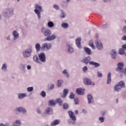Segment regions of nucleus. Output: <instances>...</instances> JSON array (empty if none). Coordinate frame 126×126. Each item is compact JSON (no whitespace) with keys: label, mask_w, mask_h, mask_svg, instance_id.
<instances>
[{"label":"nucleus","mask_w":126,"mask_h":126,"mask_svg":"<svg viewBox=\"0 0 126 126\" xmlns=\"http://www.w3.org/2000/svg\"><path fill=\"white\" fill-rule=\"evenodd\" d=\"M34 12L35 14H36L38 19H40L41 12H42L43 11V8L42 7V6L37 3H35L34 4Z\"/></svg>","instance_id":"nucleus-1"},{"label":"nucleus","mask_w":126,"mask_h":126,"mask_svg":"<svg viewBox=\"0 0 126 126\" xmlns=\"http://www.w3.org/2000/svg\"><path fill=\"white\" fill-rule=\"evenodd\" d=\"M13 15V8L8 7L6 8V11L3 13L4 17H11Z\"/></svg>","instance_id":"nucleus-2"},{"label":"nucleus","mask_w":126,"mask_h":126,"mask_svg":"<svg viewBox=\"0 0 126 126\" xmlns=\"http://www.w3.org/2000/svg\"><path fill=\"white\" fill-rule=\"evenodd\" d=\"M68 115L71 121L70 122L71 125H75L76 124V117L74 115L73 112L70 111H68Z\"/></svg>","instance_id":"nucleus-3"},{"label":"nucleus","mask_w":126,"mask_h":126,"mask_svg":"<svg viewBox=\"0 0 126 126\" xmlns=\"http://www.w3.org/2000/svg\"><path fill=\"white\" fill-rule=\"evenodd\" d=\"M32 47H30L29 48L26 49L23 52V56L24 58H29L31 54H32Z\"/></svg>","instance_id":"nucleus-4"},{"label":"nucleus","mask_w":126,"mask_h":126,"mask_svg":"<svg viewBox=\"0 0 126 126\" xmlns=\"http://www.w3.org/2000/svg\"><path fill=\"white\" fill-rule=\"evenodd\" d=\"M41 32L45 37H49L52 34V32L50 30L44 27L41 29Z\"/></svg>","instance_id":"nucleus-5"},{"label":"nucleus","mask_w":126,"mask_h":126,"mask_svg":"<svg viewBox=\"0 0 126 126\" xmlns=\"http://www.w3.org/2000/svg\"><path fill=\"white\" fill-rule=\"evenodd\" d=\"M52 48V44L51 43H43L41 46V50L42 51H48Z\"/></svg>","instance_id":"nucleus-6"},{"label":"nucleus","mask_w":126,"mask_h":126,"mask_svg":"<svg viewBox=\"0 0 126 126\" xmlns=\"http://www.w3.org/2000/svg\"><path fill=\"white\" fill-rule=\"evenodd\" d=\"M83 82L84 84H85V85H92L93 86H94V85H95V83L92 82L91 79L88 78H85L83 79Z\"/></svg>","instance_id":"nucleus-7"},{"label":"nucleus","mask_w":126,"mask_h":126,"mask_svg":"<svg viewBox=\"0 0 126 126\" xmlns=\"http://www.w3.org/2000/svg\"><path fill=\"white\" fill-rule=\"evenodd\" d=\"M124 63H118L117 64V67L116 68V70L117 72H124Z\"/></svg>","instance_id":"nucleus-8"},{"label":"nucleus","mask_w":126,"mask_h":126,"mask_svg":"<svg viewBox=\"0 0 126 126\" xmlns=\"http://www.w3.org/2000/svg\"><path fill=\"white\" fill-rule=\"evenodd\" d=\"M66 47L68 49V52L69 53V54H72V53H74V50L73 49V48H72V43L70 42L67 43Z\"/></svg>","instance_id":"nucleus-9"},{"label":"nucleus","mask_w":126,"mask_h":126,"mask_svg":"<svg viewBox=\"0 0 126 126\" xmlns=\"http://www.w3.org/2000/svg\"><path fill=\"white\" fill-rule=\"evenodd\" d=\"M38 58L39 59V61L41 62V63H45L46 62V55L44 53H41L38 55Z\"/></svg>","instance_id":"nucleus-10"},{"label":"nucleus","mask_w":126,"mask_h":126,"mask_svg":"<svg viewBox=\"0 0 126 126\" xmlns=\"http://www.w3.org/2000/svg\"><path fill=\"white\" fill-rule=\"evenodd\" d=\"M91 60V58L89 56L88 57H86L83 59V61L84 62V63H98L94 62L93 61H90Z\"/></svg>","instance_id":"nucleus-11"},{"label":"nucleus","mask_w":126,"mask_h":126,"mask_svg":"<svg viewBox=\"0 0 126 126\" xmlns=\"http://www.w3.org/2000/svg\"><path fill=\"white\" fill-rule=\"evenodd\" d=\"M75 43L77 47L79 49H81L82 47H81V38L78 37L75 40Z\"/></svg>","instance_id":"nucleus-12"},{"label":"nucleus","mask_w":126,"mask_h":126,"mask_svg":"<svg viewBox=\"0 0 126 126\" xmlns=\"http://www.w3.org/2000/svg\"><path fill=\"white\" fill-rule=\"evenodd\" d=\"M95 45L97 50H103V44L100 40H97L95 42Z\"/></svg>","instance_id":"nucleus-13"},{"label":"nucleus","mask_w":126,"mask_h":126,"mask_svg":"<svg viewBox=\"0 0 126 126\" xmlns=\"http://www.w3.org/2000/svg\"><path fill=\"white\" fill-rule=\"evenodd\" d=\"M12 34L14 37L13 38L14 41H15V40H17V39L19 38V33H18V32H17V31H13Z\"/></svg>","instance_id":"nucleus-14"},{"label":"nucleus","mask_w":126,"mask_h":126,"mask_svg":"<svg viewBox=\"0 0 126 126\" xmlns=\"http://www.w3.org/2000/svg\"><path fill=\"white\" fill-rule=\"evenodd\" d=\"M45 113L46 114H47V115H52V114H53V108L49 106L47 107L46 108Z\"/></svg>","instance_id":"nucleus-15"},{"label":"nucleus","mask_w":126,"mask_h":126,"mask_svg":"<svg viewBox=\"0 0 126 126\" xmlns=\"http://www.w3.org/2000/svg\"><path fill=\"white\" fill-rule=\"evenodd\" d=\"M110 55L112 59H116V57H117V51L115 49H113L110 52Z\"/></svg>","instance_id":"nucleus-16"},{"label":"nucleus","mask_w":126,"mask_h":126,"mask_svg":"<svg viewBox=\"0 0 126 126\" xmlns=\"http://www.w3.org/2000/svg\"><path fill=\"white\" fill-rule=\"evenodd\" d=\"M84 50L87 55L90 56V55L92 54V51H91V49H90L89 48L85 47H84Z\"/></svg>","instance_id":"nucleus-17"},{"label":"nucleus","mask_w":126,"mask_h":126,"mask_svg":"<svg viewBox=\"0 0 126 126\" xmlns=\"http://www.w3.org/2000/svg\"><path fill=\"white\" fill-rule=\"evenodd\" d=\"M76 93L78 95H83L84 94V89L78 88L76 89Z\"/></svg>","instance_id":"nucleus-18"},{"label":"nucleus","mask_w":126,"mask_h":126,"mask_svg":"<svg viewBox=\"0 0 126 126\" xmlns=\"http://www.w3.org/2000/svg\"><path fill=\"white\" fill-rule=\"evenodd\" d=\"M16 111L20 113H22L23 114H25L26 112V109L23 107H18L16 109Z\"/></svg>","instance_id":"nucleus-19"},{"label":"nucleus","mask_w":126,"mask_h":126,"mask_svg":"<svg viewBox=\"0 0 126 126\" xmlns=\"http://www.w3.org/2000/svg\"><path fill=\"white\" fill-rule=\"evenodd\" d=\"M87 97L88 104H92V103H94V100H93V97L91 94H88Z\"/></svg>","instance_id":"nucleus-20"},{"label":"nucleus","mask_w":126,"mask_h":126,"mask_svg":"<svg viewBox=\"0 0 126 126\" xmlns=\"http://www.w3.org/2000/svg\"><path fill=\"white\" fill-rule=\"evenodd\" d=\"M57 37L55 34H52V35H50L49 36L46 38V41H53V40H55Z\"/></svg>","instance_id":"nucleus-21"},{"label":"nucleus","mask_w":126,"mask_h":126,"mask_svg":"<svg viewBox=\"0 0 126 126\" xmlns=\"http://www.w3.org/2000/svg\"><path fill=\"white\" fill-rule=\"evenodd\" d=\"M60 123H61V121H60V120H55L53 122L51 123L50 126H58V125H60Z\"/></svg>","instance_id":"nucleus-22"},{"label":"nucleus","mask_w":126,"mask_h":126,"mask_svg":"<svg viewBox=\"0 0 126 126\" xmlns=\"http://www.w3.org/2000/svg\"><path fill=\"white\" fill-rule=\"evenodd\" d=\"M61 27L63 28V29H66L69 27L68 24L67 23H62Z\"/></svg>","instance_id":"nucleus-23"},{"label":"nucleus","mask_w":126,"mask_h":126,"mask_svg":"<svg viewBox=\"0 0 126 126\" xmlns=\"http://www.w3.org/2000/svg\"><path fill=\"white\" fill-rule=\"evenodd\" d=\"M63 94L62 95V97H63V98H65V97H66V95L68 94V90L67 89H64V90L63 91Z\"/></svg>","instance_id":"nucleus-24"},{"label":"nucleus","mask_w":126,"mask_h":126,"mask_svg":"<svg viewBox=\"0 0 126 126\" xmlns=\"http://www.w3.org/2000/svg\"><path fill=\"white\" fill-rule=\"evenodd\" d=\"M18 97L19 99H23V98H25V97H26V94L23 93V94H18Z\"/></svg>","instance_id":"nucleus-25"},{"label":"nucleus","mask_w":126,"mask_h":126,"mask_svg":"<svg viewBox=\"0 0 126 126\" xmlns=\"http://www.w3.org/2000/svg\"><path fill=\"white\" fill-rule=\"evenodd\" d=\"M61 5L63 7V8H67L68 4L67 3V2L65 1H63L61 4Z\"/></svg>","instance_id":"nucleus-26"},{"label":"nucleus","mask_w":126,"mask_h":126,"mask_svg":"<svg viewBox=\"0 0 126 126\" xmlns=\"http://www.w3.org/2000/svg\"><path fill=\"white\" fill-rule=\"evenodd\" d=\"M111 81H112V80L111 79V72H110L107 75V84H110V83H111Z\"/></svg>","instance_id":"nucleus-27"},{"label":"nucleus","mask_w":126,"mask_h":126,"mask_svg":"<svg viewBox=\"0 0 126 126\" xmlns=\"http://www.w3.org/2000/svg\"><path fill=\"white\" fill-rule=\"evenodd\" d=\"M35 48L36 52H39L41 49V45H40V43H36L35 44Z\"/></svg>","instance_id":"nucleus-28"},{"label":"nucleus","mask_w":126,"mask_h":126,"mask_svg":"<svg viewBox=\"0 0 126 126\" xmlns=\"http://www.w3.org/2000/svg\"><path fill=\"white\" fill-rule=\"evenodd\" d=\"M63 74L64 76H65L67 78H68L69 77V75L68 74V72H67V70L66 69H64L63 71Z\"/></svg>","instance_id":"nucleus-29"},{"label":"nucleus","mask_w":126,"mask_h":126,"mask_svg":"<svg viewBox=\"0 0 126 126\" xmlns=\"http://www.w3.org/2000/svg\"><path fill=\"white\" fill-rule=\"evenodd\" d=\"M121 88H124L125 87L126 85L125 84V82L123 81H120L118 83V84Z\"/></svg>","instance_id":"nucleus-30"},{"label":"nucleus","mask_w":126,"mask_h":126,"mask_svg":"<svg viewBox=\"0 0 126 126\" xmlns=\"http://www.w3.org/2000/svg\"><path fill=\"white\" fill-rule=\"evenodd\" d=\"M56 103H58L59 106L63 105V100L61 98H57L56 100Z\"/></svg>","instance_id":"nucleus-31"},{"label":"nucleus","mask_w":126,"mask_h":126,"mask_svg":"<svg viewBox=\"0 0 126 126\" xmlns=\"http://www.w3.org/2000/svg\"><path fill=\"white\" fill-rule=\"evenodd\" d=\"M121 89H122V88L120 86H119L118 84L114 87V90L117 92H119L120 90H121Z\"/></svg>","instance_id":"nucleus-32"},{"label":"nucleus","mask_w":126,"mask_h":126,"mask_svg":"<svg viewBox=\"0 0 126 126\" xmlns=\"http://www.w3.org/2000/svg\"><path fill=\"white\" fill-rule=\"evenodd\" d=\"M21 125V121L20 120H17L15 121V122L14 123V126H19Z\"/></svg>","instance_id":"nucleus-33"},{"label":"nucleus","mask_w":126,"mask_h":126,"mask_svg":"<svg viewBox=\"0 0 126 126\" xmlns=\"http://www.w3.org/2000/svg\"><path fill=\"white\" fill-rule=\"evenodd\" d=\"M125 50L123 49V48H120L119 50V55H125Z\"/></svg>","instance_id":"nucleus-34"},{"label":"nucleus","mask_w":126,"mask_h":126,"mask_svg":"<svg viewBox=\"0 0 126 126\" xmlns=\"http://www.w3.org/2000/svg\"><path fill=\"white\" fill-rule=\"evenodd\" d=\"M63 81L62 80H59L58 81L57 86L58 87H61L62 84H63Z\"/></svg>","instance_id":"nucleus-35"},{"label":"nucleus","mask_w":126,"mask_h":126,"mask_svg":"<svg viewBox=\"0 0 126 126\" xmlns=\"http://www.w3.org/2000/svg\"><path fill=\"white\" fill-rule=\"evenodd\" d=\"M61 12H62V13L61 14V15H60L61 18H64V17H65V15H66V14H65V13H64V12H63V10H62Z\"/></svg>","instance_id":"nucleus-36"},{"label":"nucleus","mask_w":126,"mask_h":126,"mask_svg":"<svg viewBox=\"0 0 126 126\" xmlns=\"http://www.w3.org/2000/svg\"><path fill=\"white\" fill-rule=\"evenodd\" d=\"M48 26L50 27V28H52V27H54V23L53 22H49L47 24Z\"/></svg>","instance_id":"nucleus-37"},{"label":"nucleus","mask_w":126,"mask_h":126,"mask_svg":"<svg viewBox=\"0 0 126 126\" xmlns=\"http://www.w3.org/2000/svg\"><path fill=\"white\" fill-rule=\"evenodd\" d=\"M89 45L90 47H91V48H92V49H93V50H95V45H94V44H93V43L90 42Z\"/></svg>","instance_id":"nucleus-38"},{"label":"nucleus","mask_w":126,"mask_h":126,"mask_svg":"<svg viewBox=\"0 0 126 126\" xmlns=\"http://www.w3.org/2000/svg\"><path fill=\"white\" fill-rule=\"evenodd\" d=\"M7 67V65H6V64H3L1 68L2 70H6Z\"/></svg>","instance_id":"nucleus-39"},{"label":"nucleus","mask_w":126,"mask_h":126,"mask_svg":"<svg viewBox=\"0 0 126 126\" xmlns=\"http://www.w3.org/2000/svg\"><path fill=\"white\" fill-rule=\"evenodd\" d=\"M33 60L34 62H35V63H38V56L36 55H34L33 57Z\"/></svg>","instance_id":"nucleus-40"},{"label":"nucleus","mask_w":126,"mask_h":126,"mask_svg":"<svg viewBox=\"0 0 126 126\" xmlns=\"http://www.w3.org/2000/svg\"><path fill=\"white\" fill-rule=\"evenodd\" d=\"M98 120L101 123H104L105 122V117H100Z\"/></svg>","instance_id":"nucleus-41"},{"label":"nucleus","mask_w":126,"mask_h":126,"mask_svg":"<svg viewBox=\"0 0 126 126\" xmlns=\"http://www.w3.org/2000/svg\"><path fill=\"white\" fill-rule=\"evenodd\" d=\"M49 104L51 106H55L56 105L55 101L52 100L49 101Z\"/></svg>","instance_id":"nucleus-42"},{"label":"nucleus","mask_w":126,"mask_h":126,"mask_svg":"<svg viewBox=\"0 0 126 126\" xmlns=\"http://www.w3.org/2000/svg\"><path fill=\"white\" fill-rule=\"evenodd\" d=\"M26 67V65H25V64H21V69H22V70H24V71H25Z\"/></svg>","instance_id":"nucleus-43"},{"label":"nucleus","mask_w":126,"mask_h":126,"mask_svg":"<svg viewBox=\"0 0 126 126\" xmlns=\"http://www.w3.org/2000/svg\"><path fill=\"white\" fill-rule=\"evenodd\" d=\"M40 95L41 96H42V97H46V92H45V91H42L40 93Z\"/></svg>","instance_id":"nucleus-44"},{"label":"nucleus","mask_w":126,"mask_h":126,"mask_svg":"<svg viewBox=\"0 0 126 126\" xmlns=\"http://www.w3.org/2000/svg\"><path fill=\"white\" fill-rule=\"evenodd\" d=\"M63 109H65V110H66V109L68 108V104L67 103H64L63 104Z\"/></svg>","instance_id":"nucleus-45"},{"label":"nucleus","mask_w":126,"mask_h":126,"mask_svg":"<svg viewBox=\"0 0 126 126\" xmlns=\"http://www.w3.org/2000/svg\"><path fill=\"white\" fill-rule=\"evenodd\" d=\"M88 70V68L87 67V66H85L84 67H83V71H84V72H87V71Z\"/></svg>","instance_id":"nucleus-46"},{"label":"nucleus","mask_w":126,"mask_h":126,"mask_svg":"<svg viewBox=\"0 0 126 126\" xmlns=\"http://www.w3.org/2000/svg\"><path fill=\"white\" fill-rule=\"evenodd\" d=\"M53 7L54 8H55V9H56L57 10H60V7L57 4H54L53 5Z\"/></svg>","instance_id":"nucleus-47"},{"label":"nucleus","mask_w":126,"mask_h":126,"mask_svg":"<svg viewBox=\"0 0 126 126\" xmlns=\"http://www.w3.org/2000/svg\"><path fill=\"white\" fill-rule=\"evenodd\" d=\"M75 95L73 94V93H71L69 95L70 99H74Z\"/></svg>","instance_id":"nucleus-48"},{"label":"nucleus","mask_w":126,"mask_h":126,"mask_svg":"<svg viewBox=\"0 0 126 126\" xmlns=\"http://www.w3.org/2000/svg\"><path fill=\"white\" fill-rule=\"evenodd\" d=\"M27 91L28 92H31V91H33V87L28 88H27Z\"/></svg>","instance_id":"nucleus-49"},{"label":"nucleus","mask_w":126,"mask_h":126,"mask_svg":"<svg viewBox=\"0 0 126 126\" xmlns=\"http://www.w3.org/2000/svg\"><path fill=\"white\" fill-rule=\"evenodd\" d=\"M97 77H98L99 78H101V77H102L103 75L101 73H100L99 72H97Z\"/></svg>","instance_id":"nucleus-50"},{"label":"nucleus","mask_w":126,"mask_h":126,"mask_svg":"<svg viewBox=\"0 0 126 126\" xmlns=\"http://www.w3.org/2000/svg\"><path fill=\"white\" fill-rule=\"evenodd\" d=\"M90 64H92L94 67H98V66H100V64L99 63H91Z\"/></svg>","instance_id":"nucleus-51"},{"label":"nucleus","mask_w":126,"mask_h":126,"mask_svg":"<svg viewBox=\"0 0 126 126\" xmlns=\"http://www.w3.org/2000/svg\"><path fill=\"white\" fill-rule=\"evenodd\" d=\"M74 102H75V105L78 104V98H74Z\"/></svg>","instance_id":"nucleus-52"},{"label":"nucleus","mask_w":126,"mask_h":126,"mask_svg":"<svg viewBox=\"0 0 126 126\" xmlns=\"http://www.w3.org/2000/svg\"><path fill=\"white\" fill-rule=\"evenodd\" d=\"M0 126H10V125L8 123H6L5 125H3V124H0Z\"/></svg>","instance_id":"nucleus-53"},{"label":"nucleus","mask_w":126,"mask_h":126,"mask_svg":"<svg viewBox=\"0 0 126 126\" xmlns=\"http://www.w3.org/2000/svg\"><path fill=\"white\" fill-rule=\"evenodd\" d=\"M122 49L124 50V51L126 50V44L122 45Z\"/></svg>","instance_id":"nucleus-54"},{"label":"nucleus","mask_w":126,"mask_h":126,"mask_svg":"<svg viewBox=\"0 0 126 126\" xmlns=\"http://www.w3.org/2000/svg\"><path fill=\"white\" fill-rule=\"evenodd\" d=\"M36 112L38 114H41V109H40V108H38L36 110Z\"/></svg>","instance_id":"nucleus-55"},{"label":"nucleus","mask_w":126,"mask_h":126,"mask_svg":"<svg viewBox=\"0 0 126 126\" xmlns=\"http://www.w3.org/2000/svg\"><path fill=\"white\" fill-rule=\"evenodd\" d=\"M102 28L105 29L108 27V25L107 24L103 25H102Z\"/></svg>","instance_id":"nucleus-56"},{"label":"nucleus","mask_w":126,"mask_h":126,"mask_svg":"<svg viewBox=\"0 0 126 126\" xmlns=\"http://www.w3.org/2000/svg\"><path fill=\"white\" fill-rule=\"evenodd\" d=\"M5 39L7 40V41H10V35H8L5 37Z\"/></svg>","instance_id":"nucleus-57"},{"label":"nucleus","mask_w":126,"mask_h":126,"mask_svg":"<svg viewBox=\"0 0 126 126\" xmlns=\"http://www.w3.org/2000/svg\"><path fill=\"white\" fill-rule=\"evenodd\" d=\"M106 114H107V112L103 111L102 112L101 115L102 116H106Z\"/></svg>","instance_id":"nucleus-58"},{"label":"nucleus","mask_w":126,"mask_h":126,"mask_svg":"<svg viewBox=\"0 0 126 126\" xmlns=\"http://www.w3.org/2000/svg\"><path fill=\"white\" fill-rule=\"evenodd\" d=\"M122 40L123 41H126V35L123 36V37L122 38Z\"/></svg>","instance_id":"nucleus-59"},{"label":"nucleus","mask_w":126,"mask_h":126,"mask_svg":"<svg viewBox=\"0 0 126 126\" xmlns=\"http://www.w3.org/2000/svg\"><path fill=\"white\" fill-rule=\"evenodd\" d=\"M54 87H55V85L52 84L50 86V89H54Z\"/></svg>","instance_id":"nucleus-60"},{"label":"nucleus","mask_w":126,"mask_h":126,"mask_svg":"<svg viewBox=\"0 0 126 126\" xmlns=\"http://www.w3.org/2000/svg\"><path fill=\"white\" fill-rule=\"evenodd\" d=\"M123 31H124V32H125V33H126V26H125V27L123 28Z\"/></svg>","instance_id":"nucleus-61"},{"label":"nucleus","mask_w":126,"mask_h":126,"mask_svg":"<svg viewBox=\"0 0 126 126\" xmlns=\"http://www.w3.org/2000/svg\"><path fill=\"white\" fill-rule=\"evenodd\" d=\"M27 69H28V70L31 69V66H30V65H27Z\"/></svg>","instance_id":"nucleus-62"},{"label":"nucleus","mask_w":126,"mask_h":126,"mask_svg":"<svg viewBox=\"0 0 126 126\" xmlns=\"http://www.w3.org/2000/svg\"><path fill=\"white\" fill-rule=\"evenodd\" d=\"M82 113H84V114H86V110H85V109H83L82 110Z\"/></svg>","instance_id":"nucleus-63"},{"label":"nucleus","mask_w":126,"mask_h":126,"mask_svg":"<svg viewBox=\"0 0 126 126\" xmlns=\"http://www.w3.org/2000/svg\"><path fill=\"white\" fill-rule=\"evenodd\" d=\"M123 72H124V74H125V75H126V68H125Z\"/></svg>","instance_id":"nucleus-64"}]
</instances>
